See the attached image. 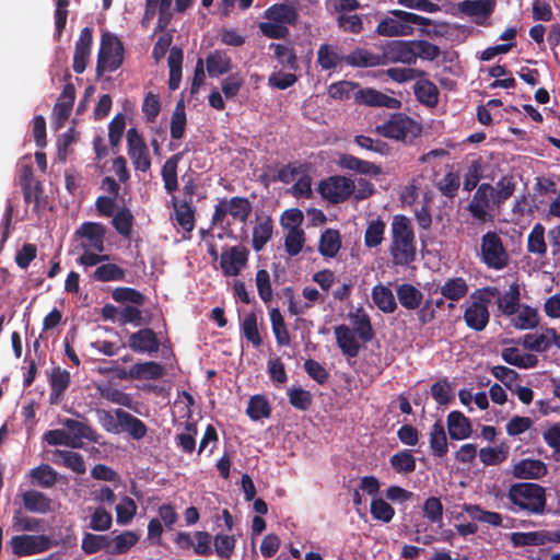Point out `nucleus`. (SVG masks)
I'll use <instances>...</instances> for the list:
<instances>
[{"mask_svg": "<svg viewBox=\"0 0 560 560\" xmlns=\"http://www.w3.org/2000/svg\"><path fill=\"white\" fill-rule=\"evenodd\" d=\"M355 103L372 107H386L389 109H399L401 107V102L398 98L372 88H365L364 91H359L355 96Z\"/></svg>", "mask_w": 560, "mask_h": 560, "instance_id": "19", "label": "nucleus"}, {"mask_svg": "<svg viewBox=\"0 0 560 560\" xmlns=\"http://www.w3.org/2000/svg\"><path fill=\"white\" fill-rule=\"evenodd\" d=\"M163 373V366L154 361L136 363L129 370L130 377L136 380H158Z\"/></svg>", "mask_w": 560, "mask_h": 560, "instance_id": "46", "label": "nucleus"}, {"mask_svg": "<svg viewBox=\"0 0 560 560\" xmlns=\"http://www.w3.org/2000/svg\"><path fill=\"white\" fill-rule=\"evenodd\" d=\"M506 499L509 510L513 513L526 515H541L546 512V489L535 482H516L510 486Z\"/></svg>", "mask_w": 560, "mask_h": 560, "instance_id": "2", "label": "nucleus"}, {"mask_svg": "<svg viewBox=\"0 0 560 560\" xmlns=\"http://www.w3.org/2000/svg\"><path fill=\"white\" fill-rule=\"evenodd\" d=\"M498 308L504 316L515 315L521 307V293L517 283H512L503 294L497 295Z\"/></svg>", "mask_w": 560, "mask_h": 560, "instance_id": "33", "label": "nucleus"}, {"mask_svg": "<svg viewBox=\"0 0 560 560\" xmlns=\"http://www.w3.org/2000/svg\"><path fill=\"white\" fill-rule=\"evenodd\" d=\"M375 131L388 139L411 143L422 132V127L404 113L392 114L389 119L377 125Z\"/></svg>", "mask_w": 560, "mask_h": 560, "instance_id": "3", "label": "nucleus"}, {"mask_svg": "<svg viewBox=\"0 0 560 560\" xmlns=\"http://www.w3.org/2000/svg\"><path fill=\"white\" fill-rule=\"evenodd\" d=\"M547 472V465L540 459L533 458L521 459L512 468V475L517 479H541Z\"/></svg>", "mask_w": 560, "mask_h": 560, "instance_id": "20", "label": "nucleus"}, {"mask_svg": "<svg viewBox=\"0 0 560 560\" xmlns=\"http://www.w3.org/2000/svg\"><path fill=\"white\" fill-rule=\"evenodd\" d=\"M112 541L108 535H96L85 533L82 538L81 548L86 555L96 553L103 549L109 552Z\"/></svg>", "mask_w": 560, "mask_h": 560, "instance_id": "54", "label": "nucleus"}, {"mask_svg": "<svg viewBox=\"0 0 560 560\" xmlns=\"http://www.w3.org/2000/svg\"><path fill=\"white\" fill-rule=\"evenodd\" d=\"M127 346L136 353H155L161 342L153 329L144 327L129 334Z\"/></svg>", "mask_w": 560, "mask_h": 560, "instance_id": "17", "label": "nucleus"}, {"mask_svg": "<svg viewBox=\"0 0 560 560\" xmlns=\"http://www.w3.org/2000/svg\"><path fill=\"white\" fill-rule=\"evenodd\" d=\"M22 502L26 511L47 514L52 511V500L37 490H27L22 494Z\"/></svg>", "mask_w": 560, "mask_h": 560, "instance_id": "28", "label": "nucleus"}, {"mask_svg": "<svg viewBox=\"0 0 560 560\" xmlns=\"http://www.w3.org/2000/svg\"><path fill=\"white\" fill-rule=\"evenodd\" d=\"M246 413L252 420L257 421L264 418H269L271 415V408L265 396L255 395L250 397L248 401Z\"/></svg>", "mask_w": 560, "mask_h": 560, "instance_id": "60", "label": "nucleus"}, {"mask_svg": "<svg viewBox=\"0 0 560 560\" xmlns=\"http://www.w3.org/2000/svg\"><path fill=\"white\" fill-rule=\"evenodd\" d=\"M62 425L68 430V434L72 442L80 447L82 439H86L91 442L97 441L96 432L86 422L78 421L71 418L62 420Z\"/></svg>", "mask_w": 560, "mask_h": 560, "instance_id": "27", "label": "nucleus"}, {"mask_svg": "<svg viewBox=\"0 0 560 560\" xmlns=\"http://www.w3.org/2000/svg\"><path fill=\"white\" fill-rule=\"evenodd\" d=\"M493 206V186L489 183H482L475 190L466 209L476 222L485 224L493 220L491 213Z\"/></svg>", "mask_w": 560, "mask_h": 560, "instance_id": "8", "label": "nucleus"}, {"mask_svg": "<svg viewBox=\"0 0 560 560\" xmlns=\"http://www.w3.org/2000/svg\"><path fill=\"white\" fill-rule=\"evenodd\" d=\"M418 79L413 85V94L417 101L428 107H435L440 95L438 86L424 77Z\"/></svg>", "mask_w": 560, "mask_h": 560, "instance_id": "32", "label": "nucleus"}, {"mask_svg": "<svg viewBox=\"0 0 560 560\" xmlns=\"http://www.w3.org/2000/svg\"><path fill=\"white\" fill-rule=\"evenodd\" d=\"M92 278L100 282L124 281L126 270L113 262L102 264L94 270Z\"/></svg>", "mask_w": 560, "mask_h": 560, "instance_id": "50", "label": "nucleus"}, {"mask_svg": "<svg viewBox=\"0 0 560 560\" xmlns=\"http://www.w3.org/2000/svg\"><path fill=\"white\" fill-rule=\"evenodd\" d=\"M350 318L354 327L353 332L358 335L362 342H370L374 338V330L372 328L370 316L362 307H360L354 314L350 315Z\"/></svg>", "mask_w": 560, "mask_h": 560, "instance_id": "40", "label": "nucleus"}, {"mask_svg": "<svg viewBox=\"0 0 560 560\" xmlns=\"http://www.w3.org/2000/svg\"><path fill=\"white\" fill-rule=\"evenodd\" d=\"M386 224L377 218L368 222V226L364 233V245L368 248H374L382 244L384 241Z\"/></svg>", "mask_w": 560, "mask_h": 560, "instance_id": "55", "label": "nucleus"}, {"mask_svg": "<svg viewBox=\"0 0 560 560\" xmlns=\"http://www.w3.org/2000/svg\"><path fill=\"white\" fill-rule=\"evenodd\" d=\"M241 329L243 336L255 347L259 348L262 345V338L259 335L257 327V316L254 312L248 313L242 324Z\"/></svg>", "mask_w": 560, "mask_h": 560, "instance_id": "63", "label": "nucleus"}, {"mask_svg": "<svg viewBox=\"0 0 560 560\" xmlns=\"http://www.w3.org/2000/svg\"><path fill=\"white\" fill-rule=\"evenodd\" d=\"M75 100V89L72 83H67L63 86L61 94L58 97L54 107V117L57 127H62L68 120Z\"/></svg>", "mask_w": 560, "mask_h": 560, "instance_id": "21", "label": "nucleus"}, {"mask_svg": "<svg viewBox=\"0 0 560 560\" xmlns=\"http://www.w3.org/2000/svg\"><path fill=\"white\" fill-rule=\"evenodd\" d=\"M430 447L435 457L442 458L448 452L447 438L442 421L438 420L430 430Z\"/></svg>", "mask_w": 560, "mask_h": 560, "instance_id": "42", "label": "nucleus"}, {"mask_svg": "<svg viewBox=\"0 0 560 560\" xmlns=\"http://www.w3.org/2000/svg\"><path fill=\"white\" fill-rule=\"evenodd\" d=\"M497 7L495 0H464L457 4L458 11L472 19L480 26H490V16Z\"/></svg>", "mask_w": 560, "mask_h": 560, "instance_id": "13", "label": "nucleus"}, {"mask_svg": "<svg viewBox=\"0 0 560 560\" xmlns=\"http://www.w3.org/2000/svg\"><path fill=\"white\" fill-rule=\"evenodd\" d=\"M384 60L389 62H400L406 65L416 63L415 39L412 40H393L390 42L384 54Z\"/></svg>", "mask_w": 560, "mask_h": 560, "instance_id": "18", "label": "nucleus"}, {"mask_svg": "<svg viewBox=\"0 0 560 560\" xmlns=\"http://www.w3.org/2000/svg\"><path fill=\"white\" fill-rule=\"evenodd\" d=\"M354 190V183L343 176H330L319 183L318 191L331 203L346 201Z\"/></svg>", "mask_w": 560, "mask_h": 560, "instance_id": "12", "label": "nucleus"}, {"mask_svg": "<svg viewBox=\"0 0 560 560\" xmlns=\"http://www.w3.org/2000/svg\"><path fill=\"white\" fill-rule=\"evenodd\" d=\"M515 188L516 182L513 176H502L493 186L494 206L500 208L504 205L513 196Z\"/></svg>", "mask_w": 560, "mask_h": 560, "instance_id": "49", "label": "nucleus"}, {"mask_svg": "<svg viewBox=\"0 0 560 560\" xmlns=\"http://www.w3.org/2000/svg\"><path fill=\"white\" fill-rule=\"evenodd\" d=\"M125 48L121 40L113 33L105 31L101 35L100 49L96 61V75L114 72L124 62Z\"/></svg>", "mask_w": 560, "mask_h": 560, "instance_id": "5", "label": "nucleus"}, {"mask_svg": "<svg viewBox=\"0 0 560 560\" xmlns=\"http://www.w3.org/2000/svg\"><path fill=\"white\" fill-rule=\"evenodd\" d=\"M338 164L342 168L353 171L362 175L378 176L382 174V167L380 165L361 160L351 154L340 155Z\"/></svg>", "mask_w": 560, "mask_h": 560, "instance_id": "29", "label": "nucleus"}, {"mask_svg": "<svg viewBox=\"0 0 560 560\" xmlns=\"http://www.w3.org/2000/svg\"><path fill=\"white\" fill-rule=\"evenodd\" d=\"M272 332L279 346H289L291 342L290 332L279 308H272L269 313Z\"/></svg>", "mask_w": 560, "mask_h": 560, "instance_id": "52", "label": "nucleus"}, {"mask_svg": "<svg viewBox=\"0 0 560 560\" xmlns=\"http://www.w3.org/2000/svg\"><path fill=\"white\" fill-rule=\"evenodd\" d=\"M71 382L70 373L59 366L54 368L49 375V404L59 405Z\"/></svg>", "mask_w": 560, "mask_h": 560, "instance_id": "23", "label": "nucleus"}, {"mask_svg": "<svg viewBox=\"0 0 560 560\" xmlns=\"http://www.w3.org/2000/svg\"><path fill=\"white\" fill-rule=\"evenodd\" d=\"M168 89L175 91L179 88L182 80L183 50L176 46L172 47L168 55Z\"/></svg>", "mask_w": 560, "mask_h": 560, "instance_id": "44", "label": "nucleus"}, {"mask_svg": "<svg viewBox=\"0 0 560 560\" xmlns=\"http://www.w3.org/2000/svg\"><path fill=\"white\" fill-rule=\"evenodd\" d=\"M93 30L85 26L81 30L79 38L75 42L73 54V71L81 74L85 71L88 61L92 54Z\"/></svg>", "mask_w": 560, "mask_h": 560, "instance_id": "16", "label": "nucleus"}, {"mask_svg": "<svg viewBox=\"0 0 560 560\" xmlns=\"http://www.w3.org/2000/svg\"><path fill=\"white\" fill-rule=\"evenodd\" d=\"M527 250L537 256H545L547 253V245L545 242V226L541 223H536L527 237Z\"/></svg>", "mask_w": 560, "mask_h": 560, "instance_id": "58", "label": "nucleus"}, {"mask_svg": "<svg viewBox=\"0 0 560 560\" xmlns=\"http://www.w3.org/2000/svg\"><path fill=\"white\" fill-rule=\"evenodd\" d=\"M252 211V202L246 197L223 198L214 206L211 223L213 225L222 223L228 214L244 223L248 220Z\"/></svg>", "mask_w": 560, "mask_h": 560, "instance_id": "9", "label": "nucleus"}, {"mask_svg": "<svg viewBox=\"0 0 560 560\" xmlns=\"http://www.w3.org/2000/svg\"><path fill=\"white\" fill-rule=\"evenodd\" d=\"M133 222V214L128 208L124 207L115 213L112 224L119 235H121L124 238H130Z\"/></svg>", "mask_w": 560, "mask_h": 560, "instance_id": "57", "label": "nucleus"}, {"mask_svg": "<svg viewBox=\"0 0 560 560\" xmlns=\"http://www.w3.org/2000/svg\"><path fill=\"white\" fill-rule=\"evenodd\" d=\"M30 477L33 483L42 488H51L58 481V472L48 464H40L31 469Z\"/></svg>", "mask_w": 560, "mask_h": 560, "instance_id": "48", "label": "nucleus"}, {"mask_svg": "<svg viewBox=\"0 0 560 560\" xmlns=\"http://www.w3.org/2000/svg\"><path fill=\"white\" fill-rule=\"evenodd\" d=\"M460 187V176L454 171H448L445 175L436 182V188L442 196L453 199L456 197Z\"/></svg>", "mask_w": 560, "mask_h": 560, "instance_id": "62", "label": "nucleus"}, {"mask_svg": "<svg viewBox=\"0 0 560 560\" xmlns=\"http://www.w3.org/2000/svg\"><path fill=\"white\" fill-rule=\"evenodd\" d=\"M389 254L395 266H409L416 260L417 245L411 220L404 214L393 217Z\"/></svg>", "mask_w": 560, "mask_h": 560, "instance_id": "1", "label": "nucleus"}, {"mask_svg": "<svg viewBox=\"0 0 560 560\" xmlns=\"http://www.w3.org/2000/svg\"><path fill=\"white\" fill-rule=\"evenodd\" d=\"M345 63L354 68H371L386 63L382 55L373 54L364 48H355L345 56Z\"/></svg>", "mask_w": 560, "mask_h": 560, "instance_id": "26", "label": "nucleus"}, {"mask_svg": "<svg viewBox=\"0 0 560 560\" xmlns=\"http://www.w3.org/2000/svg\"><path fill=\"white\" fill-rule=\"evenodd\" d=\"M103 427L107 432H126L133 440H142L148 433L147 424L136 416L118 408L115 412L116 422L109 411L103 410Z\"/></svg>", "mask_w": 560, "mask_h": 560, "instance_id": "6", "label": "nucleus"}, {"mask_svg": "<svg viewBox=\"0 0 560 560\" xmlns=\"http://www.w3.org/2000/svg\"><path fill=\"white\" fill-rule=\"evenodd\" d=\"M375 32L380 36L386 37L409 36L413 33V27L410 25H405L401 19L392 15L382 19L378 22Z\"/></svg>", "mask_w": 560, "mask_h": 560, "instance_id": "34", "label": "nucleus"}, {"mask_svg": "<svg viewBox=\"0 0 560 560\" xmlns=\"http://www.w3.org/2000/svg\"><path fill=\"white\" fill-rule=\"evenodd\" d=\"M52 455L55 464L62 465L79 475L85 472L86 467L81 454L72 451L55 450Z\"/></svg>", "mask_w": 560, "mask_h": 560, "instance_id": "38", "label": "nucleus"}, {"mask_svg": "<svg viewBox=\"0 0 560 560\" xmlns=\"http://www.w3.org/2000/svg\"><path fill=\"white\" fill-rule=\"evenodd\" d=\"M547 537L548 530L541 532H528V533H512L511 542L514 547H526V546H542L549 542Z\"/></svg>", "mask_w": 560, "mask_h": 560, "instance_id": "51", "label": "nucleus"}, {"mask_svg": "<svg viewBox=\"0 0 560 560\" xmlns=\"http://www.w3.org/2000/svg\"><path fill=\"white\" fill-rule=\"evenodd\" d=\"M249 250L244 246H232L221 255L220 266L226 277H236L248 261Z\"/></svg>", "mask_w": 560, "mask_h": 560, "instance_id": "15", "label": "nucleus"}, {"mask_svg": "<svg viewBox=\"0 0 560 560\" xmlns=\"http://www.w3.org/2000/svg\"><path fill=\"white\" fill-rule=\"evenodd\" d=\"M341 247V237L338 230L326 229L319 238L318 250L325 256L335 257Z\"/></svg>", "mask_w": 560, "mask_h": 560, "instance_id": "43", "label": "nucleus"}, {"mask_svg": "<svg viewBox=\"0 0 560 560\" xmlns=\"http://www.w3.org/2000/svg\"><path fill=\"white\" fill-rule=\"evenodd\" d=\"M372 300L375 305L384 313H393L397 308V303L392 290L383 284H377L372 289Z\"/></svg>", "mask_w": 560, "mask_h": 560, "instance_id": "45", "label": "nucleus"}, {"mask_svg": "<svg viewBox=\"0 0 560 560\" xmlns=\"http://www.w3.org/2000/svg\"><path fill=\"white\" fill-rule=\"evenodd\" d=\"M392 468L398 474H410L416 470V458L410 450H401L390 456Z\"/></svg>", "mask_w": 560, "mask_h": 560, "instance_id": "56", "label": "nucleus"}, {"mask_svg": "<svg viewBox=\"0 0 560 560\" xmlns=\"http://www.w3.org/2000/svg\"><path fill=\"white\" fill-rule=\"evenodd\" d=\"M336 342L342 354L348 358H355L360 352V343L355 338L353 330L342 324L334 328Z\"/></svg>", "mask_w": 560, "mask_h": 560, "instance_id": "24", "label": "nucleus"}, {"mask_svg": "<svg viewBox=\"0 0 560 560\" xmlns=\"http://www.w3.org/2000/svg\"><path fill=\"white\" fill-rule=\"evenodd\" d=\"M207 71L211 78L229 73L232 68V59L224 50H214L207 56L206 59Z\"/></svg>", "mask_w": 560, "mask_h": 560, "instance_id": "35", "label": "nucleus"}, {"mask_svg": "<svg viewBox=\"0 0 560 560\" xmlns=\"http://www.w3.org/2000/svg\"><path fill=\"white\" fill-rule=\"evenodd\" d=\"M498 294L499 289L495 287L478 289L471 294L475 301L464 312V320L470 329L482 331L487 327L490 320L488 304Z\"/></svg>", "mask_w": 560, "mask_h": 560, "instance_id": "4", "label": "nucleus"}, {"mask_svg": "<svg viewBox=\"0 0 560 560\" xmlns=\"http://www.w3.org/2000/svg\"><path fill=\"white\" fill-rule=\"evenodd\" d=\"M186 122L185 105L183 101H179L171 117L170 132L173 140H179L184 137Z\"/></svg>", "mask_w": 560, "mask_h": 560, "instance_id": "61", "label": "nucleus"}, {"mask_svg": "<svg viewBox=\"0 0 560 560\" xmlns=\"http://www.w3.org/2000/svg\"><path fill=\"white\" fill-rule=\"evenodd\" d=\"M106 229L100 222H83L73 233L75 241H80L81 249L105 250Z\"/></svg>", "mask_w": 560, "mask_h": 560, "instance_id": "11", "label": "nucleus"}, {"mask_svg": "<svg viewBox=\"0 0 560 560\" xmlns=\"http://www.w3.org/2000/svg\"><path fill=\"white\" fill-rule=\"evenodd\" d=\"M516 317L512 318V325L521 330L536 328L539 324V316L536 308L528 305H521Z\"/></svg>", "mask_w": 560, "mask_h": 560, "instance_id": "53", "label": "nucleus"}, {"mask_svg": "<svg viewBox=\"0 0 560 560\" xmlns=\"http://www.w3.org/2000/svg\"><path fill=\"white\" fill-rule=\"evenodd\" d=\"M469 285L466 279L462 277H453L445 280V282L439 287L441 295L452 302H458L467 295Z\"/></svg>", "mask_w": 560, "mask_h": 560, "instance_id": "36", "label": "nucleus"}, {"mask_svg": "<svg viewBox=\"0 0 560 560\" xmlns=\"http://www.w3.org/2000/svg\"><path fill=\"white\" fill-rule=\"evenodd\" d=\"M345 62V56L340 55L338 47L330 44H322L317 50V63L322 70L336 69Z\"/></svg>", "mask_w": 560, "mask_h": 560, "instance_id": "39", "label": "nucleus"}, {"mask_svg": "<svg viewBox=\"0 0 560 560\" xmlns=\"http://www.w3.org/2000/svg\"><path fill=\"white\" fill-rule=\"evenodd\" d=\"M396 293L400 305L409 311L419 308L423 300L422 292L410 283L398 285Z\"/></svg>", "mask_w": 560, "mask_h": 560, "instance_id": "37", "label": "nucleus"}, {"mask_svg": "<svg viewBox=\"0 0 560 560\" xmlns=\"http://www.w3.org/2000/svg\"><path fill=\"white\" fill-rule=\"evenodd\" d=\"M481 260L491 269L502 270L509 264V254L501 237L493 231H488L481 237Z\"/></svg>", "mask_w": 560, "mask_h": 560, "instance_id": "7", "label": "nucleus"}, {"mask_svg": "<svg viewBox=\"0 0 560 560\" xmlns=\"http://www.w3.org/2000/svg\"><path fill=\"white\" fill-rule=\"evenodd\" d=\"M275 223L269 215H257L253 228L252 246L257 253L262 250L266 244L272 238Z\"/></svg>", "mask_w": 560, "mask_h": 560, "instance_id": "22", "label": "nucleus"}, {"mask_svg": "<svg viewBox=\"0 0 560 560\" xmlns=\"http://www.w3.org/2000/svg\"><path fill=\"white\" fill-rule=\"evenodd\" d=\"M304 172L301 163H289L280 166L279 163L267 165L259 175V182L266 187L271 183L280 182L282 184L292 183L298 175Z\"/></svg>", "mask_w": 560, "mask_h": 560, "instance_id": "14", "label": "nucleus"}, {"mask_svg": "<svg viewBox=\"0 0 560 560\" xmlns=\"http://www.w3.org/2000/svg\"><path fill=\"white\" fill-rule=\"evenodd\" d=\"M265 16L268 20L282 25H294L299 18L296 10L293 7L284 3L271 5L266 10Z\"/></svg>", "mask_w": 560, "mask_h": 560, "instance_id": "41", "label": "nucleus"}, {"mask_svg": "<svg viewBox=\"0 0 560 560\" xmlns=\"http://www.w3.org/2000/svg\"><path fill=\"white\" fill-rule=\"evenodd\" d=\"M9 545L12 553L19 558L33 556L49 550L57 541H52L46 535H16L13 536Z\"/></svg>", "mask_w": 560, "mask_h": 560, "instance_id": "10", "label": "nucleus"}, {"mask_svg": "<svg viewBox=\"0 0 560 560\" xmlns=\"http://www.w3.org/2000/svg\"><path fill=\"white\" fill-rule=\"evenodd\" d=\"M269 48L273 49L275 58L281 66L293 71L299 68L298 58L293 47L283 44L271 43Z\"/></svg>", "mask_w": 560, "mask_h": 560, "instance_id": "59", "label": "nucleus"}, {"mask_svg": "<svg viewBox=\"0 0 560 560\" xmlns=\"http://www.w3.org/2000/svg\"><path fill=\"white\" fill-rule=\"evenodd\" d=\"M172 203L175 211V219L177 224L186 232H191L195 228L196 213L194 202H187V200H179L177 197L173 196Z\"/></svg>", "mask_w": 560, "mask_h": 560, "instance_id": "31", "label": "nucleus"}, {"mask_svg": "<svg viewBox=\"0 0 560 560\" xmlns=\"http://www.w3.org/2000/svg\"><path fill=\"white\" fill-rule=\"evenodd\" d=\"M365 88H361L359 83L351 81H339L329 85L328 94L335 100H354L359 91H364Z\"/></svg>", "mask_w": 560, "mask_h": 560, "instance_id": "47", "label": "nucleus"}, {"mask_svg": "<svg viewBox=\"0 0 560 560\" xmlns=\"http://www.w3.org/2000/svg\"><path fill=\"white\" fill-rule=\"evenodd\" d=\"M187 151L188 150L185 149L182 152L175 153L168 158L162 166L161 176L164 188L168 195H173L178 189L177 167Z\"/></svg>", "mask_w": 560, "mask_h": 560, "instance_id": "25", "label": "nucleus"}, {"mask_svg": "<svg viewBox=\"0 0 560 560\" xmlns=\"http://www.w3.org/2000/svg\"><path fill=\"white\" fill-rule=\"evenodd\" d=\"M139 540L137 534L130 530H126L113 539L109 553L112 555H124L128 552Z\"/></svg>", "mask_w": 560, "mask_h": 560, "instance_id": "64", "label": "nucleus"}, {"mask_svg": "<svg viewBox=\"0 0 560 560\" xmlns=\"http://www.w3.org/2000/svg\"><path fill=\"white\" fill-rule=\"evenodd\" d=\"M447 430L452 440H465L471 435L470 420L460 411H451L447 416Z\"/></svg>", "mask_w": 560, "mask_h": 560, "instance_id": "30", "label": "nucleus"}]
</instances>
